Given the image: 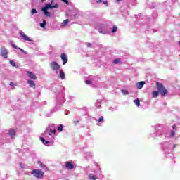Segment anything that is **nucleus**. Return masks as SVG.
<instances>
[{
	"instance_id": "obj_1",
	"label": "nucleus",
	"mask_w": 180,
	"mask_h": 180,
	"mask_svg": "<svg viewBox=\"0 0 180 180\" xmlns=\"http://www.w3.org/2000/svg\"><path fill=\"white\" fill-rule=\"evenodd\" d=\"M156 87L157 89L159 91H154L152 93L153 98H158V95H160L162 96H165L167 94H168V90L165 89V86H164V84H162L160 82H156Z\"/></svg>"
},
{
	"instance_id": "obj_2",
	"label": "nucleus",
	"mask_w": 180,
	"mask_h": 180,
	"mask_svg": "<svg viewBox=\"0 0 180 180\" xmlns=\"http://www.w3.org/2000/svg\"><path fill=\"white\" fill-rule=\"evenodd\" d=\"M32 174L36 178H43V176L44 175V172H43L40 169H34L32 171Z\"/></svg>"
},
{
	"instance_id": "obj_3",
	"label": "nucleus",
	"mask_w": 180,
	"mask_h": 180,
	"mask_svg": "<svg viewBox=\"0 0 180 180\" xmlns=\"http://www.w3.org/2000/svg\"><path fill=\"white\" fill-rule=\"evenodd\" d=\"M54 2V0L51 1V4H46L45 7H44L45 9H56V8H58V4H55L53 6V3Z\"/></svg>"
},
{
	"instance_id": "obj_4",
	"label": "nucleus",
	"mask_w": 180,
	"mask_h": 180,
	"mask_svg": "<svg viewBox=\"0 0 180 180\" xmlns=\"http://www.w3.org/2000/svg\"><path fill=\"white\" fill-rule=\"evenodd\" d=\"M51 68L53 70V71H57V70H60V65H58L57 62L53 61L51 63Z\"/></svg>"
},
{
	"instance_id": "obj_5",
	"label": "nucleus",
	"mask_w": 180,
	"mask_h": 180,
	"mask_svg": "<svg viewBox=\"0 0 180 180\" xmlns=\"http://www.w3.org/2000/svg\"><path fill=\"white\" fill-rule=\"evenodd\" d=\"M20 36H21L22 39L25 41H33L32 39H30L27 35L25 34V32H20Z\"/></svg>"
},
{
	"instance_id": "obj_6",
	"label": "nucleus",
	"mask_w": 180,
	"mask_h": 180,
	"mask_svg": "<svg viewBox=\"0 0 180 180\" xmlns=\"http://www.w3.org/2000/svg\"><path fill=\"white\" fill-rule=\"evenodd\" d=\"M1 56L4 58H8V50L6 48L2 47L1 49Z\"/></svg>"
},
{
	"instance_id": "obj_7",
	"label": "nucleus",
	"mask_w": 180,
	"mask_h": 180,
	"mask_svg": "<svg viewBox=\"0 0 180 180\" xmlns=\"http://www.w3.org/2000/svg\"><path fill=\"white\" fill-rule=\"evenodd\" d=\"M60 58L63 60V65H65V64L68 63V58H67V55H65V53H61Z\"/></svg>"
},
{
	"instance_id": "obj_8",
	"label": "nucleus",
	"mask_w": 180,
	"mask_h": 180,
	"mask_svg": "<svg viewBox=\"0 0 180 180\" xmlns=\"http://www.w3.org/2000/svg\"><path fill=\"white\" fill-rule=\"evenodd\" d=\"M27 74L29 78H30L31 79H34V80L37 79V77H36V75H34L33 72H32L30 71H27Z\"/></svg>"
},
{
	"instance_id": "obj_9",
	"label": "nucleus",
	"mask_w": 180,
	"mask_h": 180,
	"mask_svg": "<svg viewBox=\"0 0 180 180\" xmlns=\"http://www.w3.org/2000/svg\"><path fill=\"white\" fill-rule=\"evenodd\" d=\"M144 85H146V82H144V81H141V82L136 83V86H137L138 89H142L143 86H144Z\"/></svg>"
},
{
	"instance_id": "obj_10",
	"label": "nucleus",
	"mask_w": 180,
	"mask_h": 180,
	"mask_svg": "<svg viewBox=\"0 0 180 180\" xmlns=\"http://www.w3.org/2000/svg\"><path fill=\"white\" fill-rule=\"evenodd\" d=\"M27 84L30 85V88H33V89H36V83L33 80H27Z\"/></svg>"
},
{
	"instance_id": "obj_11",
	"label": "nucleus",
	"mask_w": 180,
	"mask_h": 180,
	"mask_svg": "<svg viewBox=\"0 0 180 180\" xmlns=\"http://www.w3.org/2000/svg\"><path fill=\"white\" fill-rule=\"evenodd\" d=\"M65 167L68 169H74V165L71 162H66Z\"/></svg>"
},
{
	"instance_id": "obj_12",
	"label": "nucleus",
	"mask_w": 180,
	"mask_h": 180,
	"mask_svg": "<svg viewBox=\"0 0 180 180\" xmlns=\"http://www.w3.org/2000/svg\"><path fill=\"white\" fill-rule=\"evenodd\" d=\"M42 11L45 15V16H47L48 18H50L51 16V14H50V12L47 11V8H42Z\"/></svg>"
},
{
	"instance_id": "obj_13",
	"label": "nucleus",
	"mask_w": 180,
	"mask_h": 180,
	"mask_svg": "<svg viewBox=\"0 0 180 180\" xmlns=\"http://www.w3.org/2000/svg\"><path fill=\"white\" fill-rule=\"evenodd\" d=\"M40 140L45 146H47V144H50V142L44 140V138L43 137H40Z\"/></svg>"
},
{
	"instance_id": "obj_14",
	"label": "nucleus",
	"mask_w": 180,
	"mask_h": 180,
	"mask_svg": "<svg viewBox=\"0 0 180 180\" xmlns=\"http://www.w3.org/2000/svg\"><path fill=\"white\" fill-rule=\"evenodd\" d=\"M9 134H10V136H11V137H13V136H15V134H16V130L11 129L9 131Z\"/></svg>"
},
{
	"instance_id": "obj_15",
	"label": "nucleus",
	"mask_w": 180,
	"mask_h": 180,
	"mask_svg": "<svg viewBox=\"0 0 180 180\" xmlns=\"http://www.w3.org/2000/svg\"><path fill=\"white\" fill-rule=\"evenodd\" d=\"M60 75L61 79H65V74H64V72L63 70H60Z\"/></svg>"
},
{
	"instance_id": "obj_16",
	"label": "nucleus",
	"mask_w": 180,
	"mask_h": 180,
	"mask_svg": "<svg viewBox=\"0 0 180 180\" xmlns=\"http://www.w3.org/2000/svg\"><path fill=\"white\" fill-rule=\"evenodd\" d=\"M89 178L91 180H96L98 179V177L95 175H93V174H89Z\"/></svg>"
},
{
	"instance_id": "obj_17",
	"label": "nucleus",
	"mask_w": 180,
	"mask_h": 180,
	"mask_svg": "<svg viewBox=\"0 0 180 180\" xmlns=\"http://www.w3.org/2000/svg\"><path fill=\"white\" fill-rule=\"evenodd\" d=\"M46 25H47V22H46V20H43V22H41L39 25H40L41 27H46Z\"/></svg>"
},
{
	"instance_id": "obj_18",
	"label": "nucleus",
	"mask_w": 180,
	"mask_h": 180,
	"mask_svg": "<svg viewBox=\"0 0 180 180\" xmlns=\"http://www.w3.org/2000/svg\"><path fill=\"white\" fill-rule=\"evenodd\" d=\"M120 61H122L120 58L115 59L113 61V64H120Z\"/></svg>"
},
{
	"instance_id": "obj_19",
	"label": "nucleus",
	"mask_w": 180,
	"mask_h": 180,
	"mask_svg": "<svg viewBox=\"0 0 180 180\" xmlns=\"http://www.w3.org/2000/svg\"><path fill=\"white\" fill-rule=\"evenodd\" d=\"M135 105H136V106H140V100L139 98L136 99L134 101Z\"/></svg>"
},
{
	"instance_id": "obj_20",
	"label": "nucleus",
	"mask_w": 180,
	"mask_h": 180,
	"mask_svg": "<svg viewBox=\"0 0 180 180\" xmlns=\"http://www.w3.org/2000/svg\"><path fill=\"white\" fill-rule=\"evenodd\" d=\"M115 32H117V26L116 25L113 26L112 30V33H115Z\"/></svg>"
},
{
	"instance_id": "obj_21",
	"label": "nucleus",
	"mask_w": 180,
	"mask_h": 180,
	"mask_svg": "<svg viewBox=\"0 0 180 180\" xmlns=\"http://www.w3.org/2000/svg\"><path fill=\"white\" fill-rule=\"evenodd\" d=\"M63 124H60L59 127H58V131H59V132L63 131Z\"/></svg>"
},
{
	"instance_id": "obj_22",
	"label": "nucleus",
	"mask_w": 180,
	"mask_h": 180,
	"mask_svg": "<svg viewBox=\"0 0 180 180\" xmlns=\"http://www.w3.org/2000/svg\"><path fill=\"white\" fill-rule=\"evenodd\" d=\"M31 13H32V15H34V13H37V10H36V8H33L31 11Z\"/></svg>"
},
{
	"instance_id": "obj_23",
	"label": "nucleus",
	"mask_w": 180,
	"mask_h": 180,
	"mask_svg": "<svg viewBox=\"0 0 180 180\" xmlns=\"http://www.w3.org/2000/svg\"><path fill=\"white\" fill-rule=\"evenodd\" d=\"M38 164H40V167H41L42 168H46V169H47V167L45 166L44 164L41 163L40 162H38Z\"/></svg>"
},
{
	"instance_id": "obj_24",
	"label": "nucleus",
	"mask_w": 180,
	"mask_h": 180,
	"mask_svg": "<svg viewBox=\"0 0 180 180\" xmlns=\"http://www.w3.org/2000/svg\"><path fill=\"white\" fill-rule=\"evenodd\" d=\"M10 64L13 66V67H16V64L15 63V62L13 60H10Z\"/></svg>"
},
{
	"instance_id": "obj_25",
	"label": "nucleus",
	"mask_w": 180,
	"mask_h": 180,
	"mask_svg": "<svg viewBox=\"0 0 180 180\" xmlns=\"http://www.w3.org/2000/svg\"><path fill=\"white\" fill-rule=\"evenodd\" d=\"M62 2H64L66 5H70V1H68V0H62Z\"/></svg>"
},
{
	"instance_id": "obj_26",
	"label": "nucleus",
	"mask_w": 180,
	"mask_h": 180,
	"mask_svg": "<svg viewBox=\"0 0 180 180\" xmlns=\"http://www.w3.org/2000/svg\"><path fill=\"white\" fill-rule=\"evenodd\" d=\"M86 84H87V85H89L90 84H92V81L91 80H86Z\"/></svg>"
},
{
	"instance_id": "obj_27",
	"label": "nucleus",
	"mask_w": 180,
	"mask_h": 180,
	"mask_svg": "<svg viewBox=\"0 0 180 180\" xmlns=\"http://www.w3.org/2000/svg\"><path fill=\"white\" fill-rule=\"evenodd\" d=\"M175 136V132L174 131H171V137H174Z\"/></svg>"
},
{
	"instance_id": "obj_28",
	"label": "nucleus",
	"mask_w": 180,
	"mask_h": 180,
	"mask_svg": "<svg viewBox=\"0 0 180 180\" xmlns=\"http://www.w3.org/2000/svg\"><path fill=\"white\" fill-rule=\"evenodd\" d=\"M9 85H10V86H15V85H16V84H15V83H13V82H10Z\"/></svg>"
},
{
	"instance_id": "obj_29",
	"label": "nucleus",
	"mask_w": 180,
	"mask_h": 180,
	"mask_svg": "<svg viewBox=\"0 0 180 180\" xmlns=\"http://www.w3.org/2000/svg\"><path fill=\"white\" fill-rule=\"evenodd\" d=\"M64 25H68V19H66L63 21Z\"/></svg>"
},
{
	"instance_id": "obj_30",
	"label": "nucleus",
	"mask_w": 180,
	"mask_h": 180,
	"mask_svg": "<svg viewBox=\"0 0 180 180\" xmlns=\"http://www.w3.org/2000/svg\"><path fill=\"white\" fill-rule=\"evenodd\" d=\"M103 120V117L101 116V117L98 119V122H102Z\"/></svg>"
},
{
	"instance_id": "obj_31",
	"label": "nucleus",
	"mask_w": 180,
	"mask_h": 180,
	"mask_svg": "<svg viewBox=\"0 0 180 180\" xmlns=\"http://www.w3.org/2000/svg\"><path fill=\"white\" fill-rule=\"evenodd\" d=\"M19 50H20V51H22V53H25V54H26V51H25V50L19 48Z\"/></svg>"
},
{
	"instance_id": "obj_32",
	"label": "nucleus",
	"mask_w": 180,
	"mask_h": 180,
	"mask_svg": "<svg viewBox=\"0 0 180 180\" xmlns=\"http://www.w3.org/2000/svg\"><path fill=\"white\" fill-rule=\"evenodd\" d=\"M87 46H89V47H92V44L88 43V44H87Z\"/></svg>"
},
{
	"instance_id": "obj_33",
	"label": "nucleus",
	"mask_w": 180,
	"mask_h": 180,
	"mask_svg": "<svg viewBox=\"0 0 180 180\" xmlns=\"http://www.w3.org/2000/svg\"><path fill=\"white\" fill-rule=\"evenodd\" d=\"M103 0H97V4H101Z\"/></svg>"
},
{
	"instance_id": "obj_34",
	"label": "nucleus",
	"mask_w": 180,
	"mask_h": 180,
	"mask_svg": "<svg viewBox=\"0 0 180 180\" xmlns=\"http://www.w3.org/2000/svg\"><path fill=\"white\" fill-rule=\"evenodd\" d=\"M12 47H13V49H18V47H17L16 45H15V44H13V45H12Z\"/></svg>"
},
{
	"instance_id": "obj_35",
	"label": "nucleus",
	"mask_w": 180,
	"mask_h": 180,
	"mask_svg": "<svg viewBox=\"0 0 180 180\" xmlns=\"http://www.w3.org/2000/svg\"><path fill=\"white\" fill-rule=\"evenodd\" d=\"M124 94H125L126 95H129V91H124Z\"/></svg>"
},
{
	"instance_id": "obj_36",
	"label": "nucleus",
	"mask_w": 180,
	"mask_h": 180,
	"mask_svg": "<svg viewBox=\"0 0 180 180\" xmlns=\"http://www.w3.org/2000/svg\"><path fill=\"white\" fill-rule=\"evenodd\" d=\"M50 131H51V133L56 134V130H52V129H51Z\"/></svg>"
},
{
	"instance_id": "obj_37",
	"label": "nucleus",
	"mask_w": 180,
	"mask_h": 180,
	"mask_svg": "<svg viewBox=\"0 0 180 180\" xmlns=\"http://www.w3.org/2000/svg\"><path fill=\"white\" fill-rule=\"evenodd\" d=\"M103 4H104V5H108V1H104Z\"/></svg>"
},
{
	"instance_id": "obj_38",
	"label": "nucleus",
	"mask_w": 180,
	"mask_h": 180,
	"mask_svg": "<svg viewBox=\"0 0 180 180\" xmlns=\"http://www.w3.org/2000/svg\"><path fill=\"white\" fill-rule=\"evenodd\" d=\"M176 147V144L173 145V148H175Z\"/></svg>"
},
{
	"instance_id": "obj_39",
	"label": "nucleus",
	"mask_w": 180,
	"mask_h": 180,
	"mask_svg": "<svg viewBox=\"0 0 180 180\" xmlns=\"http://www.w3.org/2000/svg\"><path fill=\"white\" fill-rule=\"evenodd\" d=\"M75 123H79V121H75Z\"/></svg>"
},
{
	"instance_id": "obj_40",
	"label": "nucleus",
	"mask_w": 180,
	"mask_h": 180,
	"mask_svg": "<svg viewBox=\"0 0 180 180\" xmlns=\"http://www.w3.org/2000/svg\"><path fill=\"white\" fill-rule=\"evenodd\" d=\"M117 1V2H119L120 1H122V0H116Z\"/></svg>"
},
{
	"instance_id": "obj_41",
	"label": "nucleus",
	"mask_w": 180,
	"mask_h": 180,
	"mask_svg": "<svg viewBox=\"0 0 180 180\" xmlns=\"http://www.w3.org/2000/svg\"><path fill=\"white\" fill-rule=\"evenodd\" d=\"M44 1H46V0H41L42 2H44Z\"/></svg>"
},
{
	"instance_id": "obj_42",
	"label": "nucleus",
	"mask_w": 180,
	"mask_h": 180,
	"mask_svg": "<svg viewBox=\"0 0 180 180\" xmlns=\"http://www.w3.org/2000/svg\"><path fill=\"white\" fill-rule=\"evenodd\" d=\"M173 129H175V126H173Z\"/></svg>"
},
{
	"instance_id": "obj_43",
	"label": "nucleus",
	"mask_w": 180,
	"mask_h": 180,
	"mask_svg": "<svg viewBox=\"0 0 180 180\" xmlns=\"http://www.w3.org/2000/svg\"><path fill=\"white\" fill-rule=\"evenodd\" d=\"M179 46H180V41L179 42Z\"/></svg>"
}]
</instances>
